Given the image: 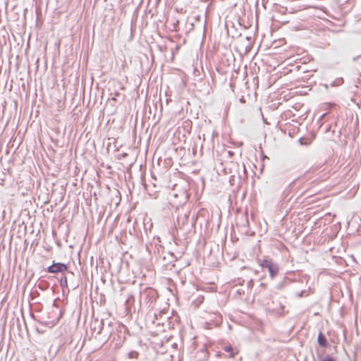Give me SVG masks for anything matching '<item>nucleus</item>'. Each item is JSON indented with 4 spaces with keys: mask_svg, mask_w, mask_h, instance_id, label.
I'll use <instances>...</instances> for the list:
<instances>
[{
    "mask_svg": "<svg viewBox=\"0 0 361 361\" xmlns=\"http://www.w3.org/2000/svg\"><path fill=\"white\" fill-rule=\"evenodd\" d=\"M123 329H124L123 326H120L116 323L114 324L112 328L104 336V342L105 343L110 340V345L113 348L117 349L120 348L125 341V337L122 335Z\"/></svg>",
    "mask_w": 361,
    "mask_h": 361,
    "instance_id": "obj_1",
    "label": "nucleus"
},
{
    "mask_svg": "<svg viewBox=\"0 0 361 361\" xmlns=\"http://www.w3.org/2000/svg\"><path fill=\"white\" fill-rule=\"evenodd\" d=\"M309 180L308 174H304L298 177L289 184L290 190L297 192H300L301 193L306 192L312 183V182H310Z\"/></svg>",
    "mask_w": 361,
    "mask_h": 361,
    "instance_id": "obj_2",
    "label": "nucleus"
},
{
    "mask_svg": "<svg viewBox=\"0 0 361 361\" xmlns=\"http://www.w3.org/2000/svg\"><path fill=\"white\" fill-rule=\"evenodd\" d=\"M112 326H114V323L109 322L108 326L104 327V319L99 320L98 319H95L91 323V330L97 335H99L104 331L105 336L106 332L109 331L111 328H112Z\"/></svg>",
    "mask_w": 361,
    "mask_h": 361,
    "instance_id": "obj_3",
    "label": "nucleus"
},
{
    "mask_svg": "<svg viewBox=\"0 0 361 361\" xmlns=\"http://www.w3.org/2000/svg\"><path fill=\"white\" fill-rule=\"evenodd\" d=\"M259 265L262 268H267L269 273V276L271 279L275 278L279 271V264L272 262L270 259H263L259 261Z\"/></svg>",
    "mask_w": 361,
    "mask_h": 361,
    "instance_id": "obj_4",
    "label": "nucleus"
},
{
    "mask_svg": "<svg viewBox=\"0 0 361 361\" xmlns=\"http://www.w3.org/2000/svg\"><path fill=\"white\" fill-rule=\"evenodd\" d=\"M68 267L66 264L61 262H54L51 265L48 267L47 271L51 274L63 273L67 271Z\"/></svg>",
    "mask_w": 361,
    "mask_h": 361,
    "instance_id": "obj_5",
    "label": "nucleus"
},
{
    "mask_svg": "<svg viewBox=\"0 0 361 361\" xmlns=\"http://www.w3.org/2000/svg\"><path fill=\"white\" fill-rule=\"evenodd\" d=\"M290 283L291 280L288 278L285 277L281 281H280L276 285L275 288L278 290H281L283 289L286 286L289 285Z\"/></svg>",
    "mask_w": 361,
    "mask_h": 361,
    "instance_id": "obj_6",
    "label": "nucleus"
},
{
    "mask_svg": "<svg viewBox=\"0 0 361 361\" xmlns=\"http://www.w3.org/2000/svg\"><path fill=\"white\" fill-rule=\"evenodd\" d=\"M317 342L319 345L322 347H326L328 345L327 339L322 332H319L318 335Z\"/></svg>",
    "mask_w": 361,
    "mask_h": 361,
    "instance_id": "obj_7",
    "label": "nucleus"
},
{
    "mask_svg": "<svg viewBox=\"0 0 361 361\" xmlns=\"http://www.w3.org/2000/svg\"><path fill=\"white\" fill-rule=\"evenodd\" d=\"M343 83V79L342 78H336V80H334L331 84L330 85L331 87H337V86H340Z\"/></svg>",
    "mask_w": 361,
    "mask_h": 361,
    "instance_id": "obj_8",
    "label": "nucleus"
},
{
    "mask_svg": "<svg viewBox=\"0 0 361 361\" xmlns=\"http://www.w3.org/2000/svg\"><path fill=\"white\" fill-rule=\"evenodd\" d=\"M60 285H61V286L63 288L68 287V281H67V277L66 276H63V277L61 278V279H60Z\"/></svg>",
    "mask_w": 361,
    "mask_h": 361,
    "instance_id": "obj_9",
    "label": "nucleus"
},
{
    "mask_svg": "<svg viewBox=\"0 0 361 361\" xmlns=\"http://www.w3.org/2000/svg\"><path fill=\"white\" fill-rule=\"evenodd\" d=\"M320 361H336V359L329 355L320 359Z\"/></svg>",
    "mask_w": 361,
    "mask_h": 361,
    "instance_id": "obj_10",
    "label": "nucleus"
},
{
    "mask_svg": "<svg viewBox=\"0 0 361 361\" xmlns=\"http://www.w3.org/2000/svg\"><path fill=\"white\" fill-rule=\"evenodd\" d=\"M111 95L112 96L111 99L116 101V97H119L121 94L118 92H115L114 93H111Z\"/></svg>",
    "mask_w": 361,
    "mask_h": 361,
    "instance_id": "obj_11",
    "label": "nucleus"
},
{
    "mask_svg": "<svg viewBox=\"0 0 361 361\" xmlns=\"http://www.w3.org/2000/svg\"><path fill=\"white\" fill-rule=\"evenodd\" d=\"M224 350L226 352H233V347L231 345H226L224 347Z\"/></svg>",
    "mask_w": 361,
    "mask_h": 361,
    "instance_id": "obj_12",
    "label": "nucleus"
},
{
    "mask_svg": "<svg viewBox=\"0 0 361 361\" xmlns=\"http://www.w3.org/2000/svg\"><path fill=\"white\" fill-rule=\"evenodd\" d=\"M254 284V282L252 280H250L248 282H247V286L248 287H252Z\"/></svg>",
    "mask_w": 361,
    "mask_h": 361,
    "instance_id": "obj_13",
    "label": "nucleus"
},
{
    "mask_svg": "<svg viewBox=\"0 0 361 361\" xmlns=\"http://www.w3.org/2000/svg\"><path fill=\"white\" fill-rule=\"evenodd\" d=\"M305 290H302V291H300V293H297V296H298V297H300H300H302V295H303V294H304V293H305Z\"/></svg>",
    "mask_w": 361,
    "mask_h": 361,
    "instance_id": "obj_14",
    "label": "nucleus"
},
{
    "mask_svg": "<svg viewBox=\"0 0 361 361\" xmlns=\"http://www.w3.org/2000/svg\"><path fill=\"white\" fill-rule=\"evenodd\" d=\"M183 216H184V218H185V221H187L188 217L189 216V215H188V214H185Z\"/></svg>",
    "mask_w": 361,
    "mask_h": 361,
    "instance_id": "obj_15",
    "label": "nucleus"
},
{
    "mask_svg": "<svg viewBox=\"0 0 361 361\" xmlns=\"http://www.w3.org/2000/svg\"><path fill=\"white\" fill-rule=\"evenodd\" d=\"M260 286H262V287H265V286H266V284H265V283H260Z\"/></svg>",
    "mask_w": 361,
    "mask_h": 361,
    "instance_id": "obj_16",
    "label": "nucleus"
},
{
    "mask_svg": "<svg viewBox=\"0 0 361 361\" xmlns=\"http://www.w3.org/2000/svg\"><path fill=\"white\" fill-rule=\"evenodd\" d=\"M245 222H246L247 224H248V220L247 219V216H245Z\"/></svg>",
    "mask_w": 361,
    "mask_h": 361,
    "instance_id": "obj_17",
    "label": "nucleus"
},
{
    "mask_svg": "<svg viewBox=\"0 0 361 361\" xmlns=\"http://www.w3.org/2000/svg\"><path fill=\"white\" fill-rule=\"evenodd\" d=\"M330 128H331V127L326 128V131L327 132V131L330 130Z\"/></svg>",
    "mask_w": 361,
    "mask_h": 361,
    "instance_id": "obj_18",
    "label": "nucleus"
},
{
    "mask_svg": "<svg viewBox=\"0 0 361 361\" xmlns=\"http://www.w3.org/2000/svg\"><path fill=\"white\" fill-rule=\"evenodd\" d=\"M231 357H234V353H232V354L231 355Z\"/></svg>",
    "mask_w": 361,
    "mask_h": 361,
    "instance_id": "obj_19",
    "label": "nucleus"
},
{
    "mask_svg": "<svg viewBox=\"0 0 361 361\" xmlns=\"http://www.w3.org/2000/svg\"><path fill=\"white\" fill-rule=\"evenodd\" d=\"M302 138H301V139H300V143H301V144H302Z\"/></svg>",
    "mask_w": 361,
    "mask_h": 361,
    "instance_id": "obj_20",
    "label": "nucleus"
},
{
    "mask_svg": "<svg viewBox=\"0 0 361 361\" xmlns=\"http://www.w3.org/2000/svg\"><path fill=\"white\" fill-rule=\"evenodd\" d=\"M357 59H360V60H361V56H359V57L357 58Z\"/></svg>",
    "mask_w": 361,
    "mask_h": 361,
    "instance_id": "obj_21",
    "label": "nucleus"
}]
</instances>
